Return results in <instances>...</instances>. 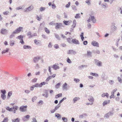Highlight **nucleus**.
I'll list each match as a JSON object with an SVG mask.
<instances>
[{
  "instance_id": "nucleus-36",
  "label": "nucleus",
  "mask_w": 122,
  "mask_h": 122,
  "mask_svg": "<svg viewBox=\"0 0 122 122\" xmlns=\"http://www.w3.org/2000/svg\"><path fill=\"white\" fill-rule=\"evenodd\" d=\"M90 75H92L93 76H98V75L97 74L94 73H90Z\"/></svg>"
},
{
  "instance_id": "nucleus-44",
  "label": "nucleus",
  "mask_w": 122,
  "mask_h": 122,
  "mask_svg": "<svg viewBox=\"0 0 122 122\" xmlns=\"http://www.w3.org/2000/svg\"><path fill=\"white\" fill-rule=\"evenodd\" d=\"M1 92L2 93L1 94H5L6 93V91L5 90H1Z\"/></svg>"
},
{
  "instance_id": "nucleus-3",
  "label": "nucleus",
  "mask_w": 122,
  "mask_h": 122,
  "mask_svg": "<svg viewBox=\"0 0 122 122\" xmlns=\"http://www.w3.org/2000/svg\"><path fill=\"white\" fill-rule=\"evenodd\" d=\"M33 9V6L32 5L28 7L25 9L24 10V11L25 12H27L32 10Z\"/></svg>"
},
{
  "instance_id": "nucleus-14",
  "label": "nucleus",
  "mask_w": 122,
  "mask_h": 122,
  "mask_svg": "<svg viewBox=\"0 0 122 122\" xmlns=\"http://www.w3.org/2000/svg\"><path fill=\"white\" fill-rule=\"evenodd\" d=\"M67 84L66 83H65L63 84L62 86V88L64 90H66L67 89Z\"/></svg>"
},
{
  "instance_id": "nucleus-63",
  "label": "nucleus",
  "mask_w": 122,
  "mask_h": 122,
  "mask_svg": "<svg viewBox=\"0 0 122 122\" xmlns=\"http://www.w3.org/2000/svg\"><path fill=\"white\" fill-rule=\"evenodd\" d=\"M117 27L116 26H114L113 27V29H112L114 31H115L117 30Z\"/></svg>"
},
{
  "instance_id": "nucleus-6",
  "label": "nucleus",
  "mask_w": 122,
  "mask_h": 122,
  "mask_svg": "<svg viewBox=\"0 0 122 122\" xmlns=\"http://www.w3.org/2000/svg\"><path fill=\"white\" fill-rule=\"evenodd\" d=\"M55 25L56 26L55 29H58L61 26L62 24L60 23H55Z\"/></svg>"
},
{
  "instance_id": "nucleus-19",
  "label": "nucleus",
  "mask_w": 122,
  "mask_h": 122,
  "mask_svg": "<svg viewBox=\"0 0 122 122\" xmlns=\"http://www.w3.org/2000/svg\"><path fill=\"white\" fill-rule=\"evenodd\" d=\"M88 100L90 102H93L94 101V99L93 97H89V98L88 99Z\"/></svg>"
},
{
  "instance_id": "nucleus-47",
  "label": "nucleus",
  "mask_w": 122,
  "mask_h": 122,
  "mask_svg": "<svg viewBox=\"0 0 122 122\" xmlns=\"http://www.w3.org/2000/svg\"><path fill=\"white\" fill-rule=\"evenodd\" d=\"M55 116L58 118V117H60L61 116V115L59 114L56 113L55 114Z\"/></svg>"
},
{
  "instance_id": "nucleus-30",
  "label": "nucleus",
  "mask_w": 122,
  "mask_h": 122,
  "mask_svg": "<svg viewBox=\"0 0 122 122\" xmlns=\"http://www.w3.org/2000/svg\"><path fill=\"white\" fill-rule=\"evenodd\" d=\"M45 9L46 8L45 7H40V10L41 11H44L45 10Z\"/></svg>"
},
{
  "instance_id": "nucleus-61",
  "label": "nucleus",
  "mask_w": 122,
  "mask_h": 122,
  "mask_svg": "<svg viewBox=\"0 0 122 122\" xmlns=\"http://www.w3.org/2000/svg\"><path fill=\"white\" fill-rule=\"evenodd\" d=\"M83 44L85 45H86L87 44V41H83Z\"/></svg>"
},
{
  "instance_id": "nucleus-13",
  "label": "nucleus",
  "mask_w": 122,
  "mask_h": 122,
  "mask_svg": "<svg viewBox=\"0 0 122 122\" xmlns=\"http://www.w3.org/2000/svg\"><path fill=\"white\" fill-rule=\"evenodd\" d=\"M63 22L65 25H67L70 24V23H71V21H67L64 20L63 21Z\"/></svg>"
},
{
  "instance_id": "nucleus-22",
  "label": "nucleus",
  "mask_w": 122,
  "mask_h": 122,
  "mask_svg": "<svg viewBox=\"0 0 122 122\" xmlns=\"http://www.w3.org/2000/svg\"><path fill=\"white\" fill-rule=\"evenodd\" d=\"M16 39H18L20 40L22 39L23 38V36L21 35L19 36L16 37Z\"/></svg>"
},
{
  "instance_id": "nucleus-45",
  "label": "nucleus",
  "mask_w": 122,
  "mask_h": 122,
  "mask_svg": "<svg viewBox=\"0 0 122 122\" xmlns=\"http://www.w3.org/2000/svg\"><path fill=\"white\" fill-rule=\"evenodd\" d=\"M101 5L102 7L105 9L107 7V6H106L105 5L102 4Z\"/></svg>"
},
{
  "instance_id": "nucleus-33",
  "label": "nucleus",
  "mask_w": 122,
  "mask_h": 122,
  "mask_svg": "<svg viewBox=\"0 0 122 122\" xmlns=\"http://www.w3.org/2000/svg\"><path fill=\"white\" fill-rule=\"evenodd\" d=\"M61 85V83H59L56 84L55 86V87L56 88H58Z\"/></svg>"
},
{
  "instance_id": "nucleus-17",
  "label": "nucleus",
  "mask_w": 122,
  "mask_h": 122,
  "mask_svg": "<svg viewBox=\"0 0 122 122\" xmlns=\"http://www.w3.org/2000/svg\"><path fill=\"white\" fill-rule=\"evenodd\" d=\"M23 48L24 49H30L31 47L27 45H24L23 46Z\"/></svg>"
},
{
  "instance_id": "nucleus-40",
  "label": "nucleus",
  "mask_w": 122,
  "mask_h": 122,
  "mask_svg": "<svg viewBox=\"0 0 122 122\" xmlns=\"http://www.w3.org/2000/svg\"><path fill=\"white\" fill-rule=\"evenodd\" d=\"M70 4L71 3L70 2H68V4L66 5V7L67 8H69L70 6Z\"/></svg>"
},
{
  "instance_id": "nucleus-38",
  "label": "nucleus",
  "mask_w": 122,
  "mask_h": 122,
  "mask_svg": "<svg viewBox=\"0 0 122 122\" xmlns=\"http://www.w3.org/2000/svg\"><path fill=\"white\" fill-rule=\"evenodd\" d=\"M73 10L74 11H76L77 10L76 7L75 5H72V6Z\"/></svg>"
},
{
  "instance_id": "nucleus-50",
  "label": "nucleus",
  "mask_w": 122,
  "mask_h": 122,
  "mask_svg": "<svg viewBox=\"0 0 122 122\" xmlns=\"http://www.w3.org/2000/svg\"><path fill=\"white\" fill-rule=\"evenodd\" d=\"M34 42L37 45L39 44V42H38V41L36 40H34Z\"/></svg>"
},
{
  "instance_id": "nucleus-18",
  "label": "nucleus",
  "mask_w": 122,
  "mask_h": 122,
  "mask_svg": "<svg viewBox=\"0 0 122 122\" xmlns=\"http://www.w3.org/2000/svg\"><path fill=\"white\" fill-rule=\"evenodd\" d=\"M108 94L107 93H103L102 95V97L106 96L108 98Z\"/></svg>"
},
{
  "instance_id": "nucleus-23",
  "label": "nucleus",
  "mask_w": 122,
  "mask_h": 122,
  "mask_svg": "<svg viewBox=\"0 0 122 122\" xmlns=\"http://www.w3.org/2000/svg\"><path fill=\"white\" fill-rule=\"evenodd\" d=\"M27 34V35L28 36L29 38H32V37H30L31 36H32V35L31 34V33L30 31L28 32Z\"/></svg>"
},
{
  "instance_id": "nucleus-59",
  "label": "nucleus",
  "mask_w": 122,
  "mask_h": 122,
  "mask_svg": "<svg viewBox=\"0 0 122 122\" xmlns=\"http://www.w3.org/2000/svg\"><path fill=\"white\" fill-rule=\"evenodd\" d=\"M22 8V7L21 6H20L19 7H16V9L17 10H19L21 9Z\"/></svg>"
},
{
  "instance_id": "nucleus-53",
  "label": "nucleus",
  "mask_w": 122,
  "mask_h": 122,
  "mask_svg": "<svg viewBox=\"0 0 122 122\" xmlns=\"http://www.w3.org/2000/svg\"><path fill=\"white\" fill-rule=\"evenodd\" d=\"M62 120L64 121L65 122H66L67 121V119L65 117H62Z\"/></svg>"
},
{
  "instance_id": "nucleus-35",
  "label": "nucleus",
  "mask_w": 122,
  "mask_h": 122,
  "mask_svg": "<svg viewBox=\"0 0 122 122\" xmlns=\"http://www.w3.org/2000/svg\"><path fill=\"white\" fill-rule=\"evenodd\" d=\"M36 18L38 20L40 21L41 19V17H39L38 15H37L36 16Z\"/></svg>"
},
{
  "instance_id": "nucleus-10",
  "label": "nucleus",
  "mask_w": 122,
  "mask_h": 122,
  "mask_svg": "<svg viewBox=\"0 0 122 122\" xmlns=\"http://www.w3.org/2000/svg\"><path fill=\"white\" fill-rule=\"evenodd\" d=\"M7 32V30L3 28L2 29L0 32L1 33L3 34H5Z\"/></svg>"
},
{
  "instance_id": "nucleus-5",
  "label": "nucleus",
  "mask_w": 122,
  "mask_h": 122,
  "mask_svg": "<svg viewBox=\"0 0 122 122\" xmlns=\"http://www.w3.org/2000/svg\"><path fill=\"white\" fill-rule=\"evenodd\" d=\"M23 28L21 27H20L16 29L13 32V34H16L20 32L21 30V29H22Z\"/></svg>"
},
{
  "instance_id": "nucleus-42",
  "label": "nucleus",
  "mask_w": 122,
  "mask_h": 122,
  "mask_svg": "<svg viewBox=\"0 0 122 122\" xmlns=\"http://www.w3.org/2000/svg\"><path fill=\"white\" fill-rule=\"evenodd\" d=\"M52 78V76H50L48 77L46 79V81H48L49 80L51 79Z\"/></svg>"
},
{
  "instance_id": "nucleus-60",
  "label": "nucleus",
  "mask_w": 122,
  "mask_h": 122,
  "mask_svg": "<svg viewBox=\"0 0 122 122\" xmlns=\"http://www.w3.org/2000/svg\"><path fill=\"white\" fill-rule=\"evenodd\" d=\"M49 24L52 25H55V23H54L53 21H52L49 23Z\"/></svg>"
},
{
  "instance_id": "nucleus-1",
  "label": "nucleus",
  "mask_w": 122,
  "mask_h": 122,
  "mask_svg": "<svg viewBox=\"0 0 122 122\" xmlns=\"http://www.w3.org/2000/svg\"><path fill=\"white\" fill-rule=\"evenodd\" d=\"M90 20L92 21V22L94 23H95L96 22V20L95 18V17L94 16L91 15H90V17H89L88 19L87 20V22H89Z\"/></svg>"
},
{
  "instance_id": "nucleus-12",
  "label": "nucleus",
  "mask_w": 122,
  "mask_h": 122,
  "mask_svg": "<svg viewBox=\"0 0 122 122\" xmlns=\"http://www.w3.org/2000/svg\"><path fill=\"white\" fill-rule=\"evenodd\" d=\"M18 107L17 106H14L12 108V110L13 109V112L14 113H16V111L18 109Z\"/></svg>"
},
{
  "instance_id": "nucleus-58",
  "label": "nucleus",
  "mask_w": 122,
  "mask_h": 122,
  "mask_svg": "<svg viewBox=\"0 0 122 122\" xmlns=\"http://www.w3.org/2000/svg\"><path fill=\"white\" fill-rule=\"evenodd\" d=\"M74 81L76 82L77 83L78 82H79L80 80L79 79H76L75 78L74 79Z\"/></svg>"
},
{
  "instance_id": "nucleus-64",
  "label": "nucleus",
  "mask_w": 122,
  "mask_h": 122,
  "mask_svg": "<svg viewBox=\"0 0 122 122\" xmlns=\"http://www.w3.org/2000/svg\"><path fill=\"white\" fill-rule=\"evenodd\" d=\"M42 36L45 39H47V36H46L45 35H42Z\"/></svg>"
},
{
  "instance_id": "nucleus-39",
  "label": "nucleus",
  "mask_w": 122,
  "mask_h": 122,
  "mask_svg": "<svg viewBox=\"0 0 122 122\" xmlns=\"http://www.w3.org/2000/svg\"><path fill=\"white\" fill-rule=\"evenodd\" d=\"M45 31L47 33V34L49 33L50 32V31L47 28H45Z\"/></svg>"
},
{
  "instance_id": "nucleus-32",
  "label": "nucleus",
  "mask_w": 122,
  "mask_h": 122,
  "mask_svg": "<svg viewBox=\"0 0 122 122\" xmlns=\"http://www.w3.org/2000/svg\"><path fill=\"white\" fill-rule=\"evenodd\" d=\"M55 35L56 38H57L58 40H60V38L58 35L56 34H55Z\"/></svg>"
},
{
  "instance_id": "nucleus-54",
  "label": "nucleus",
  "mask_w": 122,
  "mask_h": 122,
  "mask_svg": "<svg viewBox=\"0 0 122 122\" xmlns=\"http://www.w3.org/2000/svg\"><path fill=\"white\" fill-rule=\"evenodd\" d=\"M20 42L21 43V44H23L24 43V41L23 39H22L20 40Z\"/></svg>"
},
{
  "instance_id": "nucleus-62",
  "label": "nucleus",
  "mask_w": 122,
  "mask_h": 122,
  "mask_svg": "<svg viewBox=\"0 0 122 122\" xmlns=\"http://www.w3.org/2000/svg\"><path fill=\"white\" fill-rule=\"evenodd\" d=\"M67 41L70 43L71 42V40L70 38H68L67 39Z\"/></svg>"
},
{
  "instance_id": "nucleus-34",
  "label": "nucleus",
  "mask_w": 122,
  "mask_h": 122,
  "mask_svg": "<svg viewBox=\"0 0 122 122\" xmlns=\"http://www.w3.org/2000/svg\"><path fill=\"white\" fill-rule=\"evenodd\" d=\"M85 2L87 3L88 5H91V3L90 0H87L85 1Z\"/></svg>"
},
{
  "instance_id": "nucleus-51",
  "label": "nucleus",
  "mask_w": 122,
  "mask_h": 122,
  "mask_svg": "<svg viewBox=\"0 0 122 122\" xmlns=\"http://www.w3.org/2000/svg\"><path fill=\"white\" fill-rule=\"evenodd\" d=\"M54 47L55 48L57 49L59 48V46L57 44H56L55 45H54Z\"/></svg>"
},
{
  "instance_id": "nucleus-31",
  "label": "nucleus",
  "mask_w": 122,
  "mask_h": 122,
  "mask_svg": "<svg viewBox=\"0 0 122 122\" xmlns=\"http://www.w3.org/2000/svg\"><path fill=\"white\" fill-rule=\"evenodd\" d=\"M1 97L3 100H5L6 98V96L5 94H1Z\"/></svg>"
},
{
  "instance_id": "nucleus-55",
  "label": "nucleus",
  "mask_w": 122,
  "mask_h": 122,
  "mask_svg": "<svg viewBox=\"0 0 122 122\" xmlns=\"http://www.w3.org/2000/svg\"><path fill=\"white\" fill-rule=\"evenodd\" d=\"M8 50V49H6V50H4L3 51H2V53L7 52Z\"/></svg>"
},
{
  "instance_id": "nucleus-57",
  "label": "nucleus",
  "mask_w": 122,
  "mask_h": 122,
  "mask_svg": "<svg viewBox=\"0 0 122 122\" xmlns=\"http://www.w3.org/2000/svg\"><path fill=\"white\" fill-rule=\"evenodd\" d=\"M9 13V11H6L5 12H4L3 13V14L5 15H7Z\"/></svg>"
},
{
  "instance_id": "nucleus-49",
  "label": "nucleus",
  "mask_w": 122,
  "mask_h": 122,
  "mask_svg": "<svg viewBox=\"0 0 122 122\" xmlns=\"http://www.w3.org/2000/svg\"><path fill=\"white\" fill-rule=\"evenodd\" d=\"M37 99V97H33L32 98V100L33 102H34Z\"/></svg>"
},
{
  "instance_id": "nucleus-7",
  "label": "nucleus",
  "mask_w": 122,
  "mask_h": 122,
  "mask_svg": "<svg viewBox=\"0 0 122 122\" xmlns=\"http://www.w3.org/2000/svg\"><path fill=\"white\" fill-rule=\"evenodd\" d=\"M71 42L75 44H80L79 41L75 39H72V40Z\"/></svg>"
},
{
  "instance_id": "nucleus-9",
  "label": "nucleus",
  "mask_w": 122,
  "mask_h": 122,
  "mask_svg": "<svg viewBox=\"0 0 122 122\" xmlns=\"http://www.w3.org/2000/svg\"><path fill=\"white\" fill-rule=\"evenodd\" d=\"M92 44L94 46L97 47H99V44L97 42L95 41H93L92 42Z\"/></svg>"
},
{
  "instance_id": "nucleus-20",
  "label": "nucleus",
  "mask_w": 122,
  "mask_h": 122,
  "mask_svg": "<svg viewBox=\"0 0 122 122\" xmlns=\"http://www.w3.org/2000/svg\"><path fill=\"white\" fill-rule=\"evenodd\" d=\"M76 22L75 20H74L73 21V24L72 26L71 27L74 28L76 25Z\"/></svg>"
},
{
  "instance_id": "nucleus-15",
  "label": "nucleus",
  "mask_w": 122,
  "mask_h": 122,
  "mask_svg": "<svg viewBox=\"0 0 122 122\" xmlns=\"http://www.w3.org/2000/svg\"><path fill=\"white\" fill-rule=\"evenodd\" d=\"M20 121V119L19 118L13 119L12 120V122H19Z\"/></svg>"
},
{
  "instance_id": "nucleus-2",
  "label": "nucleus",
  "mask_w": 122,
  "mask_h": 122,
  "mask_svg": "<svg viewBox=\"0 0 122 122\" xmlns=\"http://www.w3.org/2000/svg\"><path fill=\"white\" fill-rule=\"evenodd\" d=\"M27 107V105L22 106L20 107V110L21 112H25L26 111Z\"/></svg>"
},
{
  "instance_id": "nucleus-25",
  "label": "nucleus",
  "mask_w": 122,
  "mask_h": 122,
  "mask_svg": "<svg viewBox=\"0 0 122 122\" xmlns=\"http://www.w3.org/2000/svg\"><path fill=\"white\" fill-rule=\"evenodd\" d=\"M80 99V98L79 97H75L73 99V101L74 103H75L77 100Z\"/></svg>"
},
{
  "instance_id": "nucleus-56",
  "label": "nucleus",
  "mask_w": 122,
  "mask_h": 122,
  "mask_svg": "<svg viewBox=\"0 0 122 122\" xmlns=\"http://www.w3.org/2000/svg\"><path fill=\"white\" fill-rule=\"evenodd\" d=\"M30 116L29 115H27L25 116L24 117L26 119H28L30 117Z\"/></svg>"
},
{
  "instance_id": "nucleus-27",
  "label": "nucleus",
  "mask_w": 122,
  "mask_h": 122,
  "mask_svg": "<svg viewBox=\"0 0 122 122\" xmlns=\"http://www.w3.org/2000/svg\"><path fill=\"white\" fill-rule=\"evenodd\" d=\"M59 106L58 107H56L55 108V109H53L52 110H51V113H53L54 112H55L56 110L59 107Z\"/></svg>"
},
{
  "instance_id": "nucleus-46",
  "label": "nucleus",
  "mask_w": 122,
  "mask_h": 122,
  "mask_svg": "<svg viewBox=\"0 0 122 122\" xmlns=\"http://www.w3.org/2000/svg\"><path fill=\"white\" fill-rule=\"evenodd\" d=\"M8 120L7 118H4L3 121L1 122H7Z\"/></svg>"
},
{
  "instance_id": "nucleus-41",
  "label": "nucleus",
  "mask_w": 122,
  "mask_h": 122,
  "mask_svg": "<svg viewBox=\"0 0 122 122\" xmlns=\"http://www.w3.org/2000/svg\"><path fill=\"white\" fill-rule=\"evenodd\" d=\"M37 78H34L31 81L32 82H35L36 81H37Z\"/></svg>"
},
{
  "instance_id": "nucleus-4",
  "label": "nucleus",
  "mask_w": 122,
  "mask_h": 122,
  "mask_svg": "<svg viewBox=\"0 0 122 122\" xmlns=\"http://www.w3.org/2000/svg\"><path fill=\"white\" fill-rule=\"evenodd\" d=\"M40 60H41V62H43V60L38 56L34 58L33 61L34 62L36 63L38 62Z\"/></svg>"
},
{
  "instance_id": "nucleus-28",
  "label": "nucleus",
  "mask_w": 122,
  "mask_h": 122,
  "mask_svg": "<svg viewBox=\"0 0 122 122\" xmlns=\"http://www.w3.org/2000/svg\"><path fill=\"white\" fill-rule=\"evenodd\" d=\"M15 41H10V45L11 46H13L14 44V43Z\"/></svg>"
},
{
  "instance_id": "nucleus-24",
  "label": "nucleus",
  "mask_w": 122,
  "mask_h": 122,
  "mask_svg": "<svg viewBox=\"0 0 122 122\" xmlns=\"http://www.w3.org/2000/svg\"><path fill=\"white\" fill-rule=\"evenodd\" d=\"M6 109L9 111H12V108H10L9 107H7L6 108Z\"/></svg>"
},
{
  "instance_id": "nucleus-52",
  "label": "nucleus",
  "mask_w": 122,
  "mask_h": 122,
  "mask_svg": "<svg viewBox=\"0 0 122 122\" xmlns=\"http://www.w3.org/2000/svg\"><path fill=\"white\" fill-rule=\"evenodd\" d=\"M117 90V89L116 88H115L114 89L113 91L112 92V94H114L115 92Z\"/></svg>"
},
{
  "instance_id": "nucleus-37",
  "label": "nucleus",
  "mask_w": 122,
  "mask_h": 122,
  "mask_svg": "<svg viewBox=\"0 0 122 122\" xmlns=\"http://www.w3.org/2000/svg\"><path fill=\"white\" fill-rule=\"evenodd\" d=\"M76 53L75 51L71 50H70L69 51L68 53Z\"/></svg>"
},
{
  "instance_id": "nucleus-26",
  "label": "nucleus",
  "mask_w": 122,
  "mask_h": 122,
  "mask_svg": "<svg viewBox=\"0 0 122 122\" xmlns=\"http://www.w3.org/2000/svg\"><path fill=\"white\" fill-rule=\"evenodd\" d=\"M46 83L45 82H43L41 83L39 85V86L40 87H41L42 85H45Z\"/></svg>"
},
{
  "instance_id": "nucleus-11",
  "label": "nucleus",
  "mask_w": 122,
  "mask_h": 122,
  "mask_svg": "<svg viewBox=\"0 0 122 122\" xmlns=\"http://www.w3.org/2000/svg\"><path fill=\"white\" fill-rule=\"evenodd\" d=\"M58 64L56 63L54 65L52 66V68L55 70H56L59 68V66H58Z\"/></svg>"
},
{
  "instance_id": "nucleus-8",
  "label": "nucleus",
  "mask_w": 122,
  "mask_h": 122,
  "mask_svg": "<svg viewBox=\"0 0 122 122\" xmlns=\"http://www.w3.org/2000/svg\"><path fill=\"white\" fill-rule=\"evenodd\" d=\"M95 61L96 64L98 66H100L102 65V63L101 61L97 60H95Z\"/></svg>"
},
{
  "instance_id": "nucleus-29",
  "label": "nucleus",
  "mask_w": 122,
  "mask_h": 122,
  "mask_svg": "<svg viewBox=\"0 0 122 122\" xmlns=\"http://www.w3.org/2000/svg\"><path fill=\"white\" fill-rule=\"evenodd\" d=\"M80 14H77L76 15L75 18L76 19H78L80 18Z\"/></svg>"
},
{
  "instance_id": "nucleus-43",
  "label": "nucleus",
  "mask_w": 122,
  "mask_h": 122,
  "mask_svg": "<svg viewBox=\"0 0 122 122\" xmlns=\"http://www.w3.org/2000/svg\"><path fill=\"white\" fill-rule=\"evenodd\" d=\"M67 61L69 63H71V61L68 57L67 59Z\"/></svg>"
},
{
  "instance_id": "nucleus-21",
  "label": "nucleus",
  "mask_w": 122,
  "mask_h": 122,
  "mask_svg": "<svg viewBox=\"0 0 122 122\" xmlns=\"http://www.w3.org/2000/svg\"><path fill=\"white\" fill-rule=\"evenodd\" d=\"M62 96V94L61 93L59 94L56 96L55 98H57L59 97H61Z\"/></svg>"
},
{
  "instance_id": "nucleus-16",
  "label": "nucleus",
  "mask_w": 122,
  "mask_h": 122,
  "mask_svg": "<svg viewBox=\"0 0 122 122\" xmlns=\"http://www.w3.org/2000/svg\"><path fill=\"white\" fill-rule=\"evenodd\" d=\"M109 103L110 100H107L104 101L103 103V106H104L106 104H109Z\"/></svg>"
},
{
  "instance_id": "nucleus-48",
  "label": "nucleus",
  "mask_w": 122,
  "mask_h": 122,
  "mask_svg": "<svg viewBox=\"0 0 122 122\" xmlns=\"http://www.w3.org/2000/svg\"><path fill=\"white\" fill-rule=\"evenodd\" d=\"M66 97H64L59 102V103L60 104L62 102H63L64 100H66Z\"/></svg>"
}]
</instances>
